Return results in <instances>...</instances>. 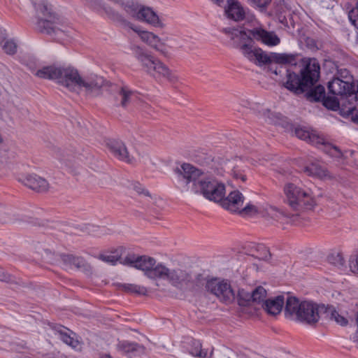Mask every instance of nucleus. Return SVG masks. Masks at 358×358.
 I'll return each instance as SVG.
<instances>
[{
	"label": "nucleus",
	"mask_w": 358,
	"mask_h": 358,
	"mask_svg": "<svg viewBox=\"0 0 358 358\" xmlns=\"http://www.w3.org/2000/svg\"><path fill=\"white\" fill-rule=\"evenodd\" d=\"M287 81L284 86L295 94L306 92V97L310 101H319L325 96L322 85L313 86L320 78V66L315 58H309L303 63L298 64L296 68L286 69Z\"/></svg>",
	"instance_id": "nucleus-1"
},
{
	"label": "nucleus",
	"mask_w": 358,
	"mask_h": 358,
	"mask_svg": "<svg viewBox=\"0 0 358 358\" xmlns=\"http://www.w3.org/2000/svg\"><path fill=\"white\" fill-rule=\"evenodd\" d=\"M175 172L187 185L192 183L191 190L202 194L206 199L218 202L225 194V186L215 178L205 175L201 171L189 164L184 163L177 167Z\"/></svg>",
	"instance_id": "nucleus-2"
},
{
	"label": "nucleus",
	"mask_w": 358,
	"mask_h": 358,
	"mask_svg": "<svg viewBox=\"0 0 358 358\" xmlns=\"http://www.w3.org/2000/svg\"><path fill=\"white\" fill-rule=\"evenodd\" d=\"M131 50L134 57L140 63L142 69L148 74L164 78L171 84H176L178 82V76L148 50L136 45H132Z\"/></svg>",
	"instance_id": "nucleus-3"
},
{
	"label": "nucleus",
	"mask_w": 358,
	"mask_h": 358,
	"mask_svg": "<svg viewBox=\"0 0 358 358\" xmlns=\"http://www.w3.org/2000/svg\"><path fill=\"white\" fill-rule=\"evenodd\" d=\"M39 10L44 18H39L36 24V29L51 36L54 39L60 41L69 36L71 29L67 27L64 20L54 13L47 3L39 6Z\"/></svg>",
	"instance_id": "nucleus-4"
},
{
	"label": "nucleus",
	"mask_w": 358,
	"mask_h": 358,
	"mask_svg": "<svg viewBox=\"0 0 358 358\" xmlns=\"http://www.w3.org/2000/svg\"><path fill=\"white\" fill-rule=\"evenodd\" d=\"M285 315L287 318L314 324L319 321V306L311 301H299L294 296H289L286 300Z\"/></svg>",
	"instance_id": "nucleus-5"
},
{
	"label": "nucleus",
	"mask_w": 358,
	"mask_h": 358,
	"mask_svg": "<svg viewBox=\"0 0 358 358\" xmlns=\"http://www.w3.org/2000/svg\"><path fill=\"white\" fill-rule=\"evenodd\" d=\"M35 76L43 79L57 80L59 84L71 92H75L79 87L82 79L77 69L55 65L43 66L36 71Z\"/></svg>",
	"instance_id": "nucleus-6"
},
{
	"label": "nucleus",
	"mask_w": 358,
	"mask_h": 358,
	"mask_svg": "<svg viewBox=\"0 0 358 358\" xmlns=\"http://www.w3.org/2000/svg\"><path fill=\"white\" fill-rule=\"evenodd\" d=\"M284 193L286 203L294 210H312L316 206V200L310 189L289 182L284 187Z\"/></svg>",
	"instance_id": "nucleus-7"
},
{
	"label": "nucleus",
	"mask_w": 358,
	"mask_h": 358,
	"mask_svg": "<svg viewBox=\"0 0 358 358\" xmlns=\"http://www.w3.org/2000/svg\"><path fill=\"white\" fill-rule=\"evenodd\" d=\"M248 59L254 62L257 66L269 64L275 62L280 64H289V68H296L298 62L296 55L286 53H273L268 55L261 48L250 50L248 48Z\"/></svg>",
	"instance_id": "nucleus-8"
},
{
	"label": "nucleus",
	"mask_w": 358,
	"mask_h": 358,
	"mask_svg": "<svg viewBox=\"0 0 358 358\" xmlns=\"http://www.w3.org/2000/svg\"><path fill=\"white\" fill-rule=\"evenodd\" d=\"M120 263L144 271L145 275L151 279L158 278L157 270L162 267V264L155 265L156 260L152 257L135 254H129L120 261Z\"/></svg>",
	"instance_id": "nucleus-9"
},
{
	"label": "nucleus",
	"mask_w": 358,
	"mask_h": 358,
	"mask_svg": "<svg viewBox=\"0 0 358 358\" xmlns=\"http://www.w3.org/2000/svg\"><path fill=\"white\" fill-rule=\"evenodd\" d=\"M341 77H334L328 83L329 92L336 96H340L341 99L352 97L353 99L357 101L358 99V92H355V85L352 81V77L349 75V72L346 70L338 72Z\"/></svg>",
	"instance_id": "nucleus-10"
},
{
	"label": "nucleus",
	"mask_w": 358,
	"mask_h": 358,
	"mask_svg": "<svg viewBox=\"0 0 358 358\" xmlns=\"http://www.w3.org/2000/svg\"><path fill=\"white\" fill-rule=\"evenodd\" d=\"M158 278L166 280L169 282L179 289H187L191 285V274L181 268L169 269L162 265L157 270Z\"/></svg>",
	"instance_id": "nucleus-11"
},
{
	"label": "nucleus",
	"mask_w": 358,
	"mask_h": 358,
	"mask_svg": "<svg viewBox=\"0 0 358 358\" xmlns=\"http://www.w3.org/2000/svg\"><path fill=\"white\" fill-rule=\"evenodd\" d=\"M271 254L267 248L260 243L248 241V268L258 271L262 262H268Z\"/></svg>",
	"instance_id": "nucleus-12"
},
{
	"label": "nucleus",
	"mask_w": 358,
	"mask_h": 358,
	"mask_svg": "<svg viewBox=\"0 0 358 358\" xmlns=\"http://www.w3.org/2000/svg\"><path fill=\"white\" fill-rule=\"evenodd\" d=\"M221 31L229 38V46L239 50L244 56H246V27L245 23L223 28Z\"/></svg>",
	"instance_id": "nucleus-13"
},
{
	"label": "nucleus",
	"mask_w": 358,
	"mask_h": 358,
	"mask_svg": "<svg viewBox=\"0 0 358 358\" xmlns=\"http://www.w3.org/2000/svg\"><path fill=\"white\" fill-rule=\"evenodd\" d=\"M206 289L223 303H229L235 299L234 292L227 281H220L216 278L208 280L206 282Z\"/></svg>",
	"instance_id": "nucleus-14"
},
{
	"label": "nucleus",
	"mask_w": 358,
	"mask_h": 358,
	"mask_svg": "<svg viewBox=\"0 0 358 358\" xmlns=\"http://www.w3.org/2000/svg\"><path fill=\"white\" fill-rule=\"evenodd\" d=\"M244 196L238 190L231 191L227 196L219 200L221 206L232 213L243 215L246 213V206L241 209L244 202Z\"/></svg>",
	"instance_id": "nucleus-15"
},
{
	"label": "nucleus",
	"mask_w": 358,
	"mask_h": 358,
	"mask_svg": "<svg viewBox=\"0 0 358 358\" xmlns=\"http://www.w3.org/2000/svg\"><path fill=\"white\" fill-rule=\"evenodd\" d=\"M104 83L105 80L103 77L96 74H90L82 77L78 88H84L87 96H97L101 94V89Z\"/></svg>",
	"instance_id": "nucleus-16"
},
{
	"label": "nucleus",
	"mask_w": 358,
	"mask_h": 358,
	"mask_svg": "<svg viewBox=\"0 0 358 358\" xmlns=\"http://www.w3.org/2000/svg\"><path fill=\"white\" fill-rule=\"evenodd\" d=\"M256 40L268 46H275L280 43V38L273 32L268 31L262 27L248 29V41Z\"/></svg>",
	"instance_id": "nucleus-17"
},
{
	"label": "nucleus",
	"mask_w": 358,
	"mask_h": 358,
	"mask_svg": "<svg viewBox=\"0 0 358 358\" xmlns=\"http://www.w3.org/2000/svg\"><path fill=\"white\" fill-rule=\"evenodd\" d=\"M224 15L228 20L240 22L245 19V11L238 0H227L224 6Z\"/></svg>",
	"instance_id": "nucleus-18"
},
{
	"label": "nucleus",
	"mask_w": 358,
	"mask_h": 358,
	"mask_svg": "<svg viewBox=\"0 0 358 358\" xmlns=\"http://www.w3.org/2000/svg\"><path fill=\"white\" fill-rule=\"evenodd\" d=\"M183 348L189 355L197 358H210L213 355V350L208 352V349L202 348L199 340L192 338L184 343Z\"/></svg>",
	"instance_id": "nucleus-19"
},
{
	"label": "nucleus",
	"mask_w": 358,
	"mask_h": 358,
	"mask_svg": "<svg viewBox=\"0 0 358 358\" xmlns=\"http://www.w3.org/2000/svg\"><path fill=\"white\" fill-rule=\"evenodd\" d=\"M110 152L118 159L131 163L132 159L129 155L124 143L120 141L110 140L107 143Z\"/></svg>",
	"instance_id": "nucleus-20"
},
{
	"label": "nucleus",
	"mask_w": 358,
	"mask_h": 358,
	"mask_svg": "<svg viewBox=\"0 0 358 358\" xmlns=\"http://www.w3.org/2000/svg\"><path fill=\"white\" fill-rule=\"evenodd\" d=\"M22 182L25 186L38 192H46L49 188L48 181L36 174L27 176Z\"/></svg>",
	"instance_id": "nucleus-21"
},
{
	"label": "nucleus",
	"mask_w": 358,
	"mask_h": 358,
	"mask_svg": "<svg viewBox=\"0 0 358 358\" xmlns=\"http://www.w3.org/2000/svg\"><path fill=\"white\" fill-rule=\"evenodd\" d=\"M285 303V298L282 295H279L274 298L267 299L262 302L261 307L271 315H278Z\"/></svg>",
	"instance_id": "nucleus-22"
},
{
	"label": "nucleus",
	"mask_w": 358,
	"mask_h": 358,
	"mask_svg": "<svg viewBox=\"0 0 358 358\" xmlns=\"http://www.w3.org/2000/svg\"><path fill=\"white\" fill-rule=\"evenodd\" d=\"M52 328L58 334L59 338L64 343L73 348H77L79 346V341L71 336V334H74L68 328L59 324H54L52 326Z\"/></svg>",
	"instance_id": "nucleus-23"
},
{
	"label": "nucleus",
	"mask_w": 358,
	"mask_h": 358,
	"mask_svg": "<svg viewBox=\"0 0 358 358\" xmlns=\"http://www.w3.org/2000/svg\"><path fill=\"white\" fill-rule=\"evenodd\" d=\"M59 257L66 266L70 267L75 266L83 271H88L90 268V265L82 257L74 256L70 254H61Z\"/></svg>",
	"instance_id": "nucleus-24"
},
{
	"label": "nucleus",
	"mask_w": 358,
	"mask_h": 358,
	"mask_svg": "<svg viewBox=\"0 0 358 358\" xmlns=\"http://www.w3.org/2000/svg\"><path fill=\"white\" fill-rule=\"evenodd\" d=\"M302 171L309 176L317 177L320 179L328 176V171L326 168L322 166L318 162H312L303 166Z\"/></svg>",
	"instance_id": "nucleus-25"
},
{
	"label": "nucleus",
	"mask_w": 358,
	"mask_h": 358,
	"mask_svg": "<svg viewBox=\"0 0 358 358\" xmlns=\"http://www.w3.org/2000/svg\"><path fill=\"white\" fill-rule=\"evenodd\" d=\"M136 98L137 93L131 90L127 86L121 87L118 90L116 96L117 99H120L119 106L124 108Z\"/></svg>",
	"instance_id": "nucleus-26"
},
{
	"label": "nucleus",
	"mask_w": 358,
	"mask_h": 358,
	"mask_svg": "<svg viewBox=\"0 0 358 358\" xmlns=\"http://www.w3.org/2000/svg\"><path fill=\"white\" fill-rule=\"evenodd\" d=\"M290 10L285 0H275L273 3V13L282 24L287 22V15L289 14Z\"/></svg>",
	"instance_id": "nucleus-27"
},
{
	"label": "nucleus",
	"mask_w": 358,
	"mask_h": 358,
	"mask_svg": "<svg viewBox=\"0 0 358 358\" xmlns=\"http://www.w3.org/2000/svg\"><path fill=\"white\" fill-rule=\"evenodd\" d=\"M266 290L262 286H257L251 291L250 299H248V313L251 312L252 303H257L260 306L266 298Z\"/></svg>",
	"instance_id": "nucleus-28"
},
{
	"label": "nucleus",
	"mask_w": 358,
	"mask_h": 358,
	"mask_svg": "<svg viewBox=\"0 0 358 358\" xmlns=\"http://www.w3.org/2000/svg\"><path fill=\"white\" fill-rule=\"evenodd\" d=\"M117 347L120 350L129 357L136 356L138 352L143 351V347L136 343L122 341L118 343Z\"/></svg>",
	"instance_id": "nucleus-29"
},
{
	"label": "nucleus",
	"mask_w": 358,
	"mask_h": 358,
	"mask_svg": "<svg viewBox=\"0 0 358 358\" xmlns=\"http://www.w3.org/2000/svg\"><path fill=\"white\" fill-rule=\"evenodd\" d=\"M263 217L267 220L271 221L273 224L274 222L282 223L285 220V215L273 206H268L265 208V213L263 214Z\"/></svg>",
	"instance_id": "nucleus-30"
},
{
	"label": "nucleus",
	"mask_w": 358,
	"mask_h": 358,
	"mask_svg": "<svg viewBox=\"0 0 358 358\" xmlns=\"http://www.w3.org/2000/svg\"><path fill=\"white\" fill-rule=\"evenodd\" d=\"M98 258L104 262L115 265L117 261H120L121 253L118 250H115L109 252L100 254Z\"/></svg>",
	"instance_id": "nucleus-31"
},
{
	"label": "nucleus",
	"mask_w": 358,
	"mask_h": 358,
	"mask_svg": "<svg viewBox=\"0 0 358 358\" xmlns=\"http://www.w3.org/2000/svg\"><path fill=\"white\" fill-rule=\"evenodd\" d=\"M296 136L302 140L309 141L310 143H315V139L317 140L315 143H321V139L315 135H310V134L301 128H296L295 129Z\"/></svg>",
	"instance_id": "nucleus-32"
},
{
	"label": "nucleus",
	"mask_w": 358,
	"mask_h": 358,
	"mask_svg": "<svg viewBox=\"0 0 358 358\" xmlns=\"http://www.w3.org/2000/svg\"><path fill=\"white\" fill-rule=\"evenodd\" d=\"M206 278L202 274H197L194 277H192L191 275V285H188L187 289H197L201 287H203L204 285H206Z\"/></svg>",
	"instance_id": "nucleus-33"
},
{
	"label": "nucleus",
	"mask_w": 358,
	"mask_h": 358,
	"mask_svg": "<svg viewBox=\"0 0 358 358\" xmlns=\"http://www.w3.org/2000/svg\"><path fill=\"white\" fill-rule=\"evenodd\" d=\"M122 289L131 293H135L142 295H145L148 292L147 289L145 287L134 285V284H122L121 285Z\"/></svg>",
	"instance_id": "nucleus-34"
},
{
	"label": "nucleus",
	"mask_w": 358,
	"mask_h": 358,
	"mask_svg": "<svg viewBox=\"0 0 358 358\" xmlns=\"http://www.w3.org/2000/svg\"><path fill=\"white\" fill-rule=\"evenodd\" d=\"M327 312L330 313V319L335 321L338 324H340L341 326H346L348 324V320L343 315H340L336 310L329 308Z\"/></svg>",
	"instance_id": "nucleus-35"
},
{
	"label": "nucleus",
	"mask_w": 358,
	"mask_h": 358,
	"mask_svg": "<svg viewBox=\"0 0 358 358\" xmlns=\"http://www.w3.org/2000/svg\"><path fill=\"white\" fill-rule=\"evenodd\" d=\"M265 213V208L258 207L250 203H248V217H263Z\"/></svg>",
	"instance_id": "nucleus-36"
},
{
	"label": "nucleus",
	"mask_w": 358,
	"mask_h": 358,
	"mask_svg": "<svg viewBox=\"0 0 358 358\" xmlns=\"http://www.w3.org/2000/svg\"><path fill=\"white\" fill-rule=\"evenodd\" d=\"M323 105L332 110H336L339 108V102L336 97L324 96Z\"/></svg>",
	"instance_id": "nucleus-37"
},
{
	"label": "nucleus",
	"mask_w": 358,
	"mask_h": 358,
	"mask_svg": "<svg viewBox=\"0 0 358 358\" xmlns=\"http://www.w3.org/2000/svg\"><path fill=\"white\" fill-rule=\"evenodd\" d=\"M13 220L10 209L0 205V222L7 223Z\"/></svg>",
	"instance_id": "nucleus-38"
},
{
	"label": "nucleus",
	"mask_w": 358,
	"mask_h": 358,
	"mask_svg": "<svg viewBox=\"0 0 358 358\" xmlns=\"http://www.w3.org/2000/svg\"><path fill=\"white\" fill-rule=\"evenodd\" d=\"M271 1L272 0H248V3H249L251 6L259 9L260 11H264L266 9Z\"/></svg>",
	"instance_id": "nucleus-39"
},
{
	"label": "nucleus",
	"mask_w": 358,
	"mask_h": 358,
	"mask_svg": "<svg viewBox=\"0 0 358 358\" xmlns=\"http://www.w3.org/2000/svg\"><path fill=\"white\" fill-rule=\"evenodd\" d=\"M2 48L8 55H14L17 52V45L13 40H7L3 45Z\"/></svg>",
	"instance_id": "nucleus-40"
},
{
	"label": "nucleus",
	"mask_w": 358,
	"mask_h": 358,
	"mask_svg": "<svg viewBox=\"0 0 358 358\" xmlns=\"http://www.w3.org/2000/svg\"><path fill=\"white\" fill-rule=\"evenodd\" d=\"M348 18L351 24L358 29V1L356 6L349 11Z\"/></svg>",
	"instance_id": "nucleus-41"
},
{
	"label": "nucleus",
	"mask_w": 358,
	"mask_h": 358,
	"mask_svg": "<svg viewBox=\"0 0 358 358\" xmlns=\"http://www.w3.org/2000/svg\"><path fill=\"white\" fill-rule=\"evenodd\" d=\"M327 259L330 264L336 266H343L344 264V259L340 253L331 254L328 256Z\"/></svg>",
	"instance_id": "nucleus-42"
},
{
	"label": "nucleus",
	"mask_w": 358,
	"mask_h": 358,
	"mask_svg": "<svg viewBox=\"0 0 358 358\" xmlns=\"http://www.w3.org/2000/svg\"><path fill=\"white\" fill-rule=\"evenodd\" d=\"M255 27H261L255 16L248 12V29H253Z\"/></svg>",
	"instance_id": "nucleus-43"
},
{
	"label": "nucleus",
	"mask_w": 358,
	"mask_h": 358,
	"mask_svg": "<svg viewBox=\"0 0 358 358\" xmlns=\"http://www.w3.org/2000/svg\"><path fill=\"white\" fill-rule=\"evenodd\" d=\"M153 48L165 57L169 55V52L166 48L165 43L162 41V39L161 41L158 42L157 45H155Z\"/></svg>",
	"instance_id": "nucleus-44"
},
{
	"label": "nucleus",
	"mask_w": 358,
	"mask_h": 358,
	"mask_svg": "<svg viewBox=\"0 0 358 358\" xmlns=\"http://www.w3.org/2000/svg\"><path fill=\"white\" fill-rule=\"evenodd\" d=\"M238 304L241 307H246V294L244 290L239 291L237 295Z\"/></svg>",
	"instance_id": "nucleus-45"
},
{
	"label": "nucleus",
	"mask_w": 358,
	"mask_h": 358,
	"mask_svg": "<svg viewBox=\"0 0 358 358\" xmlns=\"http://www.w3.org/2000/svg\"><path fill=\"white\" fill-rule=\"evenodd\" d=\"M139 36L141 40L146 43L150 41L151 38H155V34L153 33L145 31H141Z\"/></svg>",
	"instance_id": "nucleus-46"
},
{
	"label": "nucleus",
	"mask_w": 358,
	"mask_h": 358,
	"mask_svg": "<svg viewBox=\"0 0 358 358\" xmlns=\"http://www.w3.org/2000/svg\"><path fill=\"white\" fill-rule=\"evenodd\" d=\"M348 113L351 115L352 121L358 124V109L355 107L350 108Z\"/></svg>",
	"instance_id": "nucleus-47"
},
{
	"label": "nucleus",
	"mask_w": 358,
	"mask_h": 358,
	"mask_svg": "<svg viewBox=\"0 0 358 358\" xmlns=\"http://www.w3.org/2000/svg\"><path fill=\"white\" fill-rule=\"evenodd\" d=\"M13 277L6 273L4 270L0 267V280L3 282H11L13 280Z\"/></svg>",
	"instance_id": "nucleus-48"
},
{
	"label": "nucleus",
	"mask_w": 358,
	"mask_h": 358,
	"mask_svg": "<svg viewBox=\"0 0 358 358\" xmlns=\"http://www.w3.org/2000/svg\"><path fill=\"white\" fill-rule=\"evenodd\" d=\"M350 267L352 272L358 273V257L350 259Z\"/></svg>",
	"instance_id": "nucleus-49"
},
{
	"label": "nucleus",
	"mask_w": 358,
	"mask_h": 358,
	"mask_svg": "<svg viewBox=\"0 0 358 358\" xmlns=\"http://www.w3.org/2000/svg\"><path fill=\"white\" fill-rule=\"evenodd\" d=\"M155 38H151L150 39V41L147 43V44H148V45H150V47H152V48H153L155 45H157V43L158 42H160V41H161V38H160L158 36H157V35H155Z\"/></svg>",
	"instance_id": "nucleus-50"
},
{
	"label": "nucleus",
	"mask_w": 358,
	"mask_h": 358,
	"mask_svg": "<svg viewBox=\"0 0 358 358\" xmlns=\"http://www.w3.org/2000/svg\"><path fill=\"white\" fill-rule=\"evenodd\" d=\"M134 189L138 193V194H143L145 195H149V192L144 189L140 184H136L134 186Z\"/></svg>",
	"instance_id": "nucleus-51"
},
{
	"label": "nucleus",
	"mask_w": 358,
	"mask_h": 358,
	"mask_svg": "<svg viewBox=\"0 0 358 358\" xmlns=\"http://www.w3.org/2000/svg\"><path fill=\"white\" fill-rule=\"evenodd\" d=\"M222 358H245V355L243 350H238L234 357H223Z\"/></svg>",
	"instance_id": "nucleus-52"
},
{
	"label": "nucleus",
	"mask_w": 358,
	"mask_h": 358,
	"mask_svg": "<svg viewBox=\"0 0 358 358\" xmlns=\"http://www.w3.org/2000/svg\"><path fill=\"white\" fill-rule=\"evenodd\" d=\"M215 3L220 6L224 8V0H215Z\"/></svg>",
	"instance_id": "nucleus-53"
},
{
	"label": "nucleus",
	"mask_w": 358,
	"mask_h": 358,
	"mask_svg": "<svg viewBox=\"0 0 358 358\" xmlns=\"http://www.w3.org/2000/svg\"><path fill=\"white\" fill-rule=\"evenodd\" d=\"M330 149H331V153H333V151H334V152H337L336 155H338L341 154L340 150L336 146H332V147L330 148Z\"/></svg>",
	"instance_id": "nucleus-54"
},
{
	"label": "nucleus",
	"mask_w": 358,
	"mask_h": 358,
	"mask_svg": "<svg viewBox=\"0 0 358 358\" xmlns=\"http://www.w3.org/2000/svg\"><path fill=\"white\" fill-rule=\"evenodd\" d=\"M234 174H235L236 178H241L243 181L245 180V178L244 175H243L241 173H236V172Z\"/></svg>",
	"instance_id": "nucleus-55"
},
{
	"label": "nucleus",
	"mask_w": 358,
	"mask_h": 358,
	"mask_svg": "<svg viewBox=\"0 0 358 358\" xmlns=\"http://www.w3.org/2000/svg\"><path fill=\"white\" fill-rule=\"evenodd\" d=\"M99 358H113L109 354L101 355Z\"/></svg>",
	"instance_id": "nucleus-56"
},
{
	"label": "nucleus",
	"mask_w": 358,
	"mask_h": 358,
	"mask_svg": "<svg viewBox=\"0 0 358 358\" xmlns=\"http://www.w3.org/2000/svg\"><path fill=\"white\" fill-rule=\"evenodd\" d=\"M150 106L148 103H144V105H143L144 109H148V108H150Z\"/></svg>",
	"instance_id": "nucleus-57"
},
{
	"label": "nucleus",
	"mask_w": 358,
	"mask_h": 358,
	"mask_svg": "<svg viewBox=\"0 0 358 358\" xmlns=\"http://www.w3.org/2000/svg\"><path fill=\"white\" fill-rule=\"evenodd\" d=\"M44 252H45L47 255H48V254L51 253V251H50V250H49V249H45V250H44Z\"/></svg>",
	"instance_id": "nucleus-58"
},
{
	"label": "nucleus",
	"mask_w": 358,
	"mask_h": 358,
	"mask_svg": "<svg viewBox=\"0 0 358 358\" xmlns=\"http://www.w3.org/2000/svg\"><path fill=\"white\" fill-rule=\"evenodd\" d=\"M58 152H59V151ZM56 157H57L59 159H60V160H62V157H60V155H59V153H57Z\"/></svg>",
	"instance_id": "nucleus-59"
},
{
	"label": "nucleus",
	"mask_w": 358,
	"mask_h": 358,
	"mask_svg": "<svg viewBox=\"0 0 358 358\" xmlns=\"http://www.w3.org/2000/svg\"><path fill=\"white\" fill-rule=\"evenodd\" d=\"M274 73L277 75L278 73L276 70L274 71Z\"/></svg>",
	"instance_id": "nucleus-60"
},
{
	"label": "nucleus",
	"mask_w": 358,
	"mask_h": 358,
	"mask_svg": "<svg viewBox=\"0 0 358 358\" xmlns=\"http://www.w3.org/2000/svg\"><path fill=\"white\" fill-rule=\"evenodd\" d=\"M357 41H358V35H357Z\"/></svg>",
	"instance_id": "nucleus-61"
}]
</instances>
